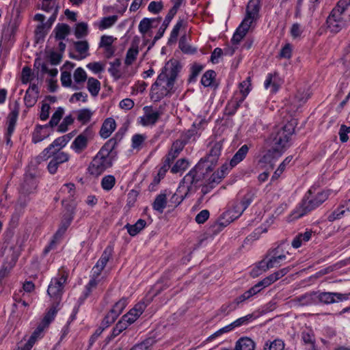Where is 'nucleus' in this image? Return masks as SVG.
<instances>
[{"label":"nucleus","instance_id":"f257e3e1","mask_svg":"<svg viewBox=\"0 0 350 350\" xmlns=\"http://www.w3.org/2000/svg\"><path fill=\"white\" fill-rule=\"evenodd\" d=\"M295 120H291L284 124L274 127L266 139L269 150L265 158H278L290 146V139L295 132Z\"/></svg>","mask_w":350,"mask_h":350},{"label":"nucleus","instance_id":"f03ea898","mask_svg":"<svg viewBox=\"0 0 350 350\" xmlns=\"http://www.w3.org/2000/svg\"><path fill=\"white\" fill-rule=\"evenodd\" d=\"M180 68L181 66L176 60L167 63L156 81L152 85L151 99L159 101L170 93Z\"/></svg>","mask_w":350,"mask_h":350},{"label":"nucleus","instance_id":"7ed1b4c3","mask_svg":"<svg viewBox=\"0 0 350 350\" xmlns=\"http://www.w3.org/2000/svg\"><path fill=\"white\" fill-rule=\"evenodd\" d=\"M350 25V0H340L326 20L329 31L337 33Z\"/></svg>","mask_w":350,"mask_h":350},{"label":"nucleus","instance_id":"20e7f679","mask_svg":"<svg viewBox=\"0 0 350 350\" xmlns=\"http://www.w3.org/2000/svg\"><path fill=\"white\" fill-rule=\"evenodd\" d=\"M329 196V191H321L314 193L312 189H309L301 202L287 217L286 221L292 222L304 217L322 204L328 198Z\"/></svg>","mask_w":350,"mask_h":350},{"label":"nucleus","instance_id":"39448f33","mask_svg":"<svg viewBox=\"0 0 350 350\" xmlns=\"http://www.w3.org/2000/svg\"><path fill=\"white\" fill-rule=\"evenodd\" d=\"M121 139L122 135L118 133L99 150L88 167L90 174L99 176L112 165V160L109 154L118 142H120Z\"/></svg>","mask_w":350,"mask_h":350},{"label":"nucleus","instance_id":"423d86ee","mask_svg":"<svg viewBox=\"0 0 350 350\" xmlns=\"http://www.w3.org/2000/svg\"><path fill=\"white\" fill-rule=\"evenodd\" d=\"M211 165L206 163L204 160L200 161L183 178L178 188V192L186 189L187 193H194L201 186L206 174L211 172Z\"/></svg>","mask_w":350,"mask_h":350},{"label":"nucleus","instance_id":"0eeeda50","mask_svg":"<svg viewBox=\"0 0 350 350\" xmlns=\"http://www.w3.org/2000/svg\"><path fill=\"white\" fill-rule=\"evenodd\" d=\"M68 278V273L64 270L59 271L57 277L52 278L47 289V293L53 300V303L59 305L64 293V284Z\"/></svg>","mask_w":350,"mask_h":350},{"label":"nucleus","instance_id":"6e6552de","mask_svg":"<svg viewBox=\"0 0 350 350\" xmlns=\"http://www.w3.org/2000/svg\"><path fill=\"white\" fill-rule=\"evenodd\" d=\"M244 212L241 204L237 200L234 202L232 208L223 213L222 219L212 227V231L216 232L221 230L234 219L239 218Z\"/></svg>","mask_w":350,"mask_h":350},{"label":"nucleus","instance_id":"1a4fd4ad","mask_svg":"<svg viewBox=\"0 0 350 350\" xmlns=\"http://www.w3.org/2000/svg\"><path fill=\"white\" fill-rule=\"evenodd\" d=\"M317 304L329 305L350 299V293L316 291Z\"/></svg>","mask_w":350,"mask_h":350},{"label":"nucleus","instance_id":"9d476101","mask_svg":"<svg viewBox=\"0 0 350 350\" xmlns=\"http://www.w3.org/2000/svg\"><path fill=\"white\" fill-rule=\"evenodd\" d=\"M22 245L18 242H3L2 254L5 256L6 261L15 265L20 255Z\"/></svg>","mask_w":350,"mask_h":350},{"label":"nucleus","instance_id":"9b49d317","mask_svg":"<svg viewBox=\"0 0 350 350\" xmlns=\"http://www.w3.org/2000/svg\"><path fill=\"white\" fill-rule=\"evenodd\" d=\"M128 303V299L126 297H122L117 301L105 317L103 321V325L108 327L113 323L118 317L122 312Z\"/></svg>","mask_w":350,"mask_h":350},{"label":"nucleus","instance_id":"f8f14e48","mask_svg":"<svg viewBox=\"0 0 350 350\" xmlns=\"http://www.w3.org/2000/svg\"><path fill=\"white\" fill-rule=\"evenodd\" d=\"M70 138L68 137V135L57 138L47 148L44 149V150L38 157V159L46 160L49 159L51 156V152L59 151L60 149L67 144Z\"/></svg>","mask_w":350,"mask_h":350},{"label":"nucleus","instance_id":"ddd939ff","mask_svg":"<svg viewBox=\"0 0 350 350\" xmlns=\"http://www.w3.org/2000/svg\"><path fill=\"white\" fill-rule=\"evenodd\" d=\"M143 110L144 115L139 118V122L145 126L154 125L163 115V111L161 109L154 111L151 106H146Z\"/></svg>","mask_w":350,"mask_h":350},{"label":"nucleus","instance_id":"4468645a","mask_svg":"<svg viewBox=\"0 0 350 350\" xmlns=\"http://www.w3.org/2000/svg\"><path fill=\"white\" fill-rule=\"evenodd\" d=\"M75 195V186L73 183H66L64 184L59 192L57 193V197L55 198V200L62 199V202L63 205L67 206L65 203L66 202H71V204H68L67 210L70 208V205L72 204L74 206H75L73 203L74 197Z\"/></svg>","mask_w":350,"mask_h":350},{"label":"nucleus","instance_id":"2eb2a0df","mask_svg":"<svg viewBox=\"0 0 350 350\" xmlns=\"http://www.w3.org/2000/svg\"><path fill=\"white\" fill-rule=\"evenodd\" d=\"M52 159L48 164L47 169L50 174H55L60 164L69 160L68 153L62 151L51 152Z\"/></svg>","mask_w":350,"mask_h":350},{"label":"nucleus","instance_id":"dca6fc26","mask_svg":"<svg viewBox=\"0 0 350 350\" xmlns=\"http://www.w3.org/2000/svg\"><path fill=\"white\" fill-rule=\"evenodd\" d=\"M224 140H219L211 145V150L207 156L202 158L200 160H204L206 163L211 165V169L213 170V165H215L221 154V151L223 148Z\"/></svg>","mask_w":350,"mask_h":350},{"label":"nucleus","instance_id":"f3484780","mask_svg":"<svg viewBox=\"0 0 350 350\" xmlns=\"http://www.w3.org/2000/svg\"><path fill=\"white\" fill-rule=\"evenodd\" d=\"M74 217V205H70V208L63 216V219L59 229L54 234L53 238L55 240L62 238L63 234L66 232L67 228L70 226Z\"/></svg>","mask_w":350,"mask_h":350},{"label":"nucleus","instance_id":"a211bd4d","mask_svg":"<svg viewBox=\"0 0 350 350\" xmlns=\"http://www.w3.org/2000/svg\"><path fill=\"white\" fill-rule=\"evenodd\" d=\"M146 308L144 303H138L134 308L131 309L126 314L122 316L123 321L126 322L129 325L133 324L144 312Z\"/></svg>","mask_w":350,"mask_h":350},{"label":"nucleus","instance_id":"6ab92c4d","mask_svg":"<svg viewBox=\"0 0 350 350\" xmlns=\"http://www.w3.org/2000/svg\"><path fill=\"white\" fill-rule=\"evenodd\" d=\"M92 134L90 128H87L82 133L78 135L72 144V148L77 152H80L84 150L88 145V136Z\"/></svg>","mask_w":350,"mask_h":350},{"label":"nucleus","instance_id":"aec40b11","mask_svg":"<svg viewBox=\"0 0 350 350\" xmlns=\"http://www.w3.org/2000/svg\"><path fill=\"white\" fill-rule=\"evenodd\" d=\"M282 83L283 80L277 72L269 73L265 81L264 86L265 89L271 88V92L272 93H276L280 88Z\"/></svg>","mask_w":350,"mask_h":350},{"label":"nucleus","instance_id":"412c9836","mask_svg":"<svg viewBox=\"0 0 350 350\" xmlns=\"http://www.w3.org/2000/svg\"><path fill=\"white\" fill-rule=\"evenodd\" d=\"M37 187V180L33 174L27 172L25 174L24 180L21 185L22 192L27 194L33 193Z\"/></svg>","mask_w":350,"mask_h":350},{"label":"nucleus","instance_id":"4be33fe9","mask_svg":"<svg viewBox=\"0 0 350 350\" xmlns=\"http://www.w3.org/2000/svg\"><path fill=\"white\" fill-rule=\"evenodd\" d=\"M248 94V90L243 91L241 90V96H239L237 94L235 95L232 100L228 102L226 106V110L228 111L229 115H233L235 113L238 108L240 107L241 103L243 102L247 95Z\"/></svg>","mask_w":350,"mask_h":350},{"label":"nucleus","instance_id":"5701e85b","mask_svg":"<svg viewBox=\"0 0 350 350\" xmlns=\"http://www.w3.org/2000/svg\"><path fill=\"white\" fill-rule=\"evenodd\" d=\"M75 83L72 86L74 90H78L83 88L84 82L87 80V74L81 67L77 68L73 74Z\"/></svg>","mask_w":350,"mask_h":350},{"label":"nucleus","instance_id":"b1692460","mask_svg":"<svg viewBox=\"0 0 350 350\" xmlns=\"http://www.w3.org/2000/svg\"><path fill=\"white\" fill-rule=\"evenodd\" d=\"M258 288L256 285L251 287L249 290L245 291L240 296L237 297L234 302L237 308L242 306L245 301L250 300L255 295L259 293Z\"/></svg>","mask_w":350,"mask_h":350},{"label":"nucleus","instance_id":"393cba45","mask_svg":"<svg viewBox=\"0 0 350 350\" xmlns=\"http://www.w3.org/2000/svg\"><path fill=\"white\" fill-rule=\"evenodd\" d=\"M116 126V124L114 119L111 118H107L104 121L100 130V135L101 137L104 139L109 137L112 132L115 130Z\"/></svg>","mask_w":350,"mask_h":350},{"label":"nucleus","instance_id":"a878e982","mask_svg":"<svg viewBox=\"0 0 350 350\" xmlns=\"http://www.w3.org/2000/svg\"><path fill=\"white\" fill-rule=\"evenodd\" d=\"M299 306H310L317 304L316 291L305 293L294 299Z\"/></svg>","mask_w":350,"mask_h":350},{"label":"nucleus","instance_id":"bb28decb","mask_svg":"<svg viewBox=\"0 0 350 350\" xmlns=\"http://www.w3.org/2000/svg\"><path fill=\"white\" fill-rule=\"evenodd\" d=\"M301 336L304 347L316 345L315 336L312 329L309 327L304 328L301 331Z\"/></svg>","mask_w":350,"mask_h":350},{"label":"nucleus","instance_id":"cd10ccee","mask_svg":"<svg viewBox=\"0 0 350 350\" xmlns=\"http://www.w3.org/2000/svg\"><path fill=\"white\" fill-rule=\"evenodd\" d=\"M161 20V17L152 18H143L139 24L138 28H139V32L142 34H145L146 33H147L149 31V29H150L151 28H152L154 27L153 24L154 23H157L158 24L160 23Z\"/></svg>","mask_w":350,"mask_h":350},{"label":"nucleus","instance_id":"c85d7f7f","mask_svg":"<svg viewBox=\"0 0 350 350\" xmlns=\"http://www.w3.org/2000/svg\"><path fill=\"white\" fill-rule=\"evenodd\" d=\"M249 146L247 144L243 145L234 154L233 157L230 161V165L231 167L236 166L238 163H239L241 161H242L246 157L248 151H249Z\"/></svg>","mask_w":350,"mask_h":350},{"label":"nucleus","instance_id":"c756f323","mask_svg":"<svg viewBox=\"0 0 350 350\" xmlns=\"http://www.w3.org/2000/svg\"><path fill=\"white\" fill-rule=\"evenodd\" d=\"M173 18H174V16L172 15H170L169 13H167V14L166 15V16L163 22V24L159 29V31L157 33L156 36L154 37L152 44H150V46H148V49H150L152 46H153L154 45V44L156 43V42L163 37L166 29L169 26V25Z\"/></svg>","mask_w":350,"mask_h":350},{"label":"nucleus","instance_id":"7c9ffc66","mask_svg":"<svg viewBox=\"0 0 350 350\" xmlns=\"http://www.w3.org/2000/svg\"><path fill=\"white\" fill-rule=\"evenodd\" d=\"M53 32L55 33V39L62 40L70 33V27L65 23H58L55 27Z\"/></svg>","mask_w":350,"mask_h":350},{"label":"nucleus","instance_id":"2f4dec72","mask_svg":"<svg viewBox=\"0 0 350 350\" xmlns=\"http://www.w3.org/2000/svg\"><path fill=\"white\" fill-rule=\"evenodd\" d=\"M260 9V0H250L247 5L246 14L258 19L259 18V11Z\"/></svg>","mask_w":350,"mask_h":350},{"label":"nucleus","instance_id":"473e14b6","mask_svg":"<svg viewBox=\"0 0 350 350\" xmlns=\"http://www.w3.org/2000/svg\"><path fill=\"white\" fill-rule=\"evenodd\" d=\"M255 343L250 338L245 337L240 338L235 345V350H254Z\"/></svg>","mask_w":350,"mask_h":350},{"label":"nucleus","instance_id":"72a5a7b5","mask_svg":"<svg viewBox=\"0 0 350 350\" xmlns=\"http://www.w3.org/2000/svg\"><path fill=\"white\" fill-rule=\"evenodd\" d=\"M167 205V196L165 193H160L154 199L152 203L154 210L162 213Z\"/></svg>","mask_w":350,"mask_h":350},{"label":"nucleus","instance_id":"f704fd0d","mask_svg":"<svg viewBox=\"0 0 350 350\" xmlns=\"http://www.w3.org/2000/svg\"><path fill=\"white\" fill-rule=\"evenodd\" d=\"M146 225V221L144 219H139L133 225L127 224L126 228L128 232L131 236H135L138 234L142 230H143Z\"/></svg>","mask_w":350,"mask_h":350},{"label":"nucleus","instance_id":"c9c22d12","mask_svg":"<svg viewBox=\"0 0 350 350\" xmlns=\"http://www.w3.org/2000/svg\"><path fill=\"white\" fill-rule=\"evenodd\" d=\"M185 145L186 144H185V142L180 139L176 140L173 143L172 148L167 154V156L170 157V159L172 158L174 160L178 157L179 153L183 150Z\"/></svg>","mask_w":350,"mask_h":350},{"label":"nucleus","instance_id":"e433bc0d","mask_svg":"<svg viewBox=\"0 0 350 350\" xmlns=\"http://www.w3.org/2000/svg\"><path fill=\"white\" fill-rule=\"evenodd\" d=\"M273 253V255H271V257L269 260H265V264L266 267L265 269H271L275 267H278L280 265V260H284L286 258V256L284 254H280L276 256V252L275 250H273L271 252Z\"/></svg>","mask_w":350,"mask_h":350},{"label":"nucleus","instance_id":"4c0bfd02","mask_svg":"<svg viewBox=\"0 0 350 350\" xmlns=\"http://www.w3.org/2000/svg\"><path fill=\"white\" fill-rule=\"evenodd\" d=\"M284 342L281 339H275L273 341L267 340L265 342L262 350H284Z\"/></svg>","mask_w":350,"mask_h":350},{"label":"nucleus","instance_id":"58836bf2","mask_svg":"<svg viewBox=\"0 0 350 350\" xmlns=\"http://www.w3.org/2000/svg\"><path fill=\"white\" fill-rule=\"evenodd\" d=\"M87 88L92 96H96L100 90V83L98 79L90 77L88 79Z\"/></svg>","mask_w":350,"mask_h":350},{"label":"nucleus","instance_id":"ea45409f","mask_svg":"<svg viewBox=\"0 0 350 350\" xmlns=\"http://www.w3.org/2000/svg\"><path fill=\"white\" fill-rule=\"evenodd\" d=\"M58 306L59 305H57L56 304L53 303L52 307L50 308V310L48 311V312L46 314V315L44 317L43 319L40 322L45 327H48L49 324L54 319V317L58 310Z\"/></svg>","mask_w":350,"mask_h":350},{"label":"nucleus","instance_id":"a19ab883","mask_svg":"<svg viewBox=\"0 0 350 350\" xmlns=\"http://www.w3.org/2000/svg\"><path fill=\"white\" fill-rule=\"evenodd\" d=\"M156 340L152 338H148L143 342L136 344L130 350H152Z\"/></svg>","mask_w":350,"mask_h":350},{"label":"nucleus","instance_id":"79ce46f5","mask_svg":"<svg viewBox=\"0 0 350 350\" xmlns=\"http://www.w3.org/2000/svg\"><path fill=\"white\" fill-rule=\"evenodd\" d=\"M198 134L197 129L193 124L192 127L187 130L185 133H183L180 137V139L185 142V144H187L191 140L196 139V135Z\"/></svg>","mask_w":350,"mask_h":350},{"label":"nucleus","instance_id":"37998d69","mask_svg":"<svg viewBox=\"0 0 350 350\" xmlns=\"http://www.w3.org/2000/svg\"><path fill=\"white\" fill-rule=\"evenodd\" d=\"M101 187L103 190L110 191L116 184V178L113 175H106L101 180Z\"/></svg>","mask_w":350,"mask_h":350},{"label":"nucleus","instance_id":"c03bdc74","mask_svg":"<svg viewBox=\"0 0 350 350\" xmlns=\"http://www.w3.org/2000/svg\"><path fill=\"white\" fill-rule=\"evenodd\" d=\"M93 113L89 109H82L77 111V120L83 124L90 122Z\"/></svg>","mask_w":350,"mask_h":350},{"label":"nucleus","instance_id":"a18cd8bd","mask_svg":"<svg viewBox=\"0 0 350 350\" xmlns=\"http://www.w3.org/2000/svg\"><path fill=\"white\" fill-rule=\"evenodd\" d=\"M113 252V246L112 245H108L103 251L100 258L97 261L101 266H106L107 262L111 258Z\"/></svg>","mask_w":350,"mask_h":350},{"label":"nucleus","instance_id":"49530a36","mask_svg":"<svg viewBox=\"0 0 350 350\" xmlns=\"http://www.w3.org/2000/svg\"><path fill=\"white\" fill-rule=\"evenodd\" d=\"M129 326V324L124 321H123V319L121 318V319L116 323V326L113 327L111 332V334L110 336V339L114 338L115 337L118 336Z\"/></svg>","mask_w":350,"mask_h":350},{"label":"nucleus","instance_id":"de8ad7c7","mask_svg":"<svg viewBox=\"0 0 350 350\" xmlns=\"http://www.w3.org/2000/svg\"><path fill=\"white\" fill-rule=\"evenodd\" d=\"M183 189H181L180 192H178L177 189L176 192L171 197L170 203L171 204L172 206H178L183 201V200L189 195V193H187V191L183 194Z\"/></svg>","mask_w":350,"mask_h":350},{"label":"nucleus","instance_id":"09e8293b","mask_svg":"<svg viewBox=\"0 0 350 350\" xmlns=\"http://www.w3.org/2000/svg\"><path fill=\"white\" fill-rule=\"evenodd\" d=\"M256 18H253L252 16L247 15L246 14L245 18H243V21L239 25L238 28L239 29V31L241 30L242 32L245 31L247 33L252 23L254 22H256Z\"/></svg>","mask_w":350,"mask_h":350},{"label":"nucleus","instance_id":"8fccbe9b","mask_svg":"<svg viewBox=\"0 0 350 350\" xmlns=\"http://www.w3.org/2000/svg\"><path fill=\"white\" fill-rule=\"evenodd\" d=\"M216 73L213 70H208L204 72L201 79V83L204 87H209L211 85L213 81L215 78Z\"/></svg>","mask_w":350,"mask_h":350},{"label":"nucleus","instance_id":"3c124183","mask_svg":"<svg viewBox=\"0 0 350 350\" xmlns=\"http://www.w3.org/2000/svg\"><path fill=\"white\" fill-rule=\"evenodd\" d=\"M253 317L254 316L252 314L242 317L229 324L228 326L230 327V330L232 331L236 327L247 324L252 319H253Z\"/></svg>","mask_w":350,"mask_h":350},{"label":"nucleus","instance_id":"603ef678","mask_svg":"<svg viewBox=\"0 0 350 350\" xmlns=\"http://www.w3.org/2000/svg\"><path fill=\"white\" fill-rule=\"evenodd\" d=\"M88 33V26L85 23H79L77 25L75 35L77 38L80 39L86 36Z\"/></svg>","mask_w":350,"mask_h":350},{"label":"nucleus","instance_id":"864d4df0","mask_svg":"<svg viewBox=\"0 0 350 350\" xmlns=\"http://www.w3.org/2000/svg\"><path fill=\"white\" fill-rule=\"evenodd\" d=\"M183 20H178L176 23V24L174 26L170 36L168 40V44H172L176 42L177 38L179 34V31L180 28L183 27Z\"/></svg>","mask_w":350,"mask_h":350},{"label":"nucleus","instance_id":"5fc2aeb1","mask_svg":"<svg viewBox=\"0 0 350 350\" xmlns=\"http://www.w3.org/2000/svg\"><path fill=\"white\" fill-rule=\"evenodd\" d=\"M237 308H238L237 307L234 301H232L231 302L223 304L218 310V314L220 315L226 316Z\"/></svg>","mask_w":350,"mask_h":350},{"label":"nucleus","instance_id":"6e6d98bb","mask_svg":"<svg viewBox=\"0 0 350 350\" xmlns=\"http://www.w3.org/2000/svg\"><path fill=\"white\" fill-rule=\"evenodd\" d=\"M265 259L260 261L252 270L250 272V275L252 278H256L262 273L265 272L268 270V269H265Z\"/></svg>","mask_w":350,"mask_h":350},{"label":"nucleus","instance_id":"4d7b16f0","mask_svg":"<svg viewBox=\"0 0 350 350\" xmlns=\"http://www.w3.org/2000/svg\"><path fill=\"white\" fill-rule=\"evenodd\" d=\"M64 114V109L62 107H58L55 113L53 114L49 124L46 125L51 127H53L57 126L59 123V120L62 119Z\"/></svg>","mask_w":350,"mask_h":350},{"label":"nucleus","instance_id":"13d9d810","mask_svg":"<svg viewBox=\"0 0 350 350\" xmlns=\"http://www.w3.org/2000/svg\"><path fill=\"white\" fill-rule=\"evenodd\" d=\"M117 20L118 16L116 15L104 17L100 21L99 28L100 29L109 28L116 23Z\"/></svg>","mask_w":350,"mask_h":350},{"label":"nucleus","instance_id":"bf43d9fd","mask_svg":"<svg viewBox=\"0 0 350 350\" xmlns=\"http://www.w3.org/2000/svg\"><path fill=\"white\" fill-rule=\"evenodd\" d=\"M19 113V103L16 101L14 109L9 113L8 117V125L15 126Z\"/></svg>","mask_w":350,"mask_h":350},{"label":"nucleus","instance_id":"052dcab7","mask_svg":"<svg viewBox=\"0 0 350 350\" xmlns=\"http://www.w3.org/2000/svg\"><path fill=\"white\" fill-rule=\"evenodd\" d=\"M189 163L185 159H178L174 165L172 167L171 172L173 174H176L178 172H181L186 170L188 167Z\"/></svg>","mask_w":350,"mask_h":350},{"label":"nucleus","instance_id":"680f3d73","mask_svg":"<svg viewBox=\"0 0 350 350\" xmlns=\"http://www.w3.org/2000/svg\"><path fill=\"white\" fill-rule=\"evenodd\" d=\"M204 66L198 64H194L191 67V74L189 77V82L193 83L196 81L197 77L203 70Z\"/></svg>","mask_w":350,"mask_h":350},{"label":"nucleus","instance_id":"e2e57ef3","mask_svg":"<svg viewBox=\"0 0 350 350\" xmlns=\"http://www.w3.org/2000/svg\"><path fill=\"white\" fill-rule=\"evenodd\" d=\"M276 280L273 273L269 275V276L265 278L261 281L256 283L255 285L258 288L259 291L262 290L264 288L269 286L273 282H275Z\"/></svg>","mask_w":350,"mask_h":350},{"label":"nucleus","instance_id":"0e129e2a","mask_svg":"<svg viewBox=\"0 0 350 350\" xmlns=\"http://www.w3.org/2000/svg\"><path fill=\"white\" fill-rule=\"evenodd\" d=\"M139 51L137 48H130L126 55L124 63L126 65H131L136 59Z\"/></svg>","mask_w":350,"mask_h":350},{"label":"nucleus","instance_id":"69168bd1","mask_svg":"<svg viewBox=\"0 0 350 350\" xmlns=\"http://www.w3.org/2000/svg\"><path fill=\"white\" fill-rule=\"evenodd\" d=\"M38 97L36 94L30 93V90H27L24 97L26 107L28 108L33 107L36 103Z\"/></svg>","mask_w":350,"mask_h":350},{"label":"nucleus","instance_id":"338daca9","mask_svg":"<svg viewBox=\"0 0 350 350\" xmlns=\"http://www.w3.org/2000/svg\"><path fill=\"white\" fill-rule=\"evenodd\" d=\"M349 264H350V257L348 258H346L345 260H340L332 266L328 267L327 268H326L325 269L324 273H327L332 272L333 271L339 269H340L347 265H349Z\"/></svg>","mask_w":350,"mask_h":350},{"label":"nucleus","instance_id":"774afa93","mask_svg":"<svg viewBox=\"0 0 350 350\" xmlns=\"http://www.w3.org/2000/svg\"><path fill=\"white\" fill-rule=\"evenodd\" d=\"M254 198V193L252 191L246 193L242 199L239 201L244 211L250 205Z\"/></svg>","mask_w":350,"mask_h":350}]
</instances>
